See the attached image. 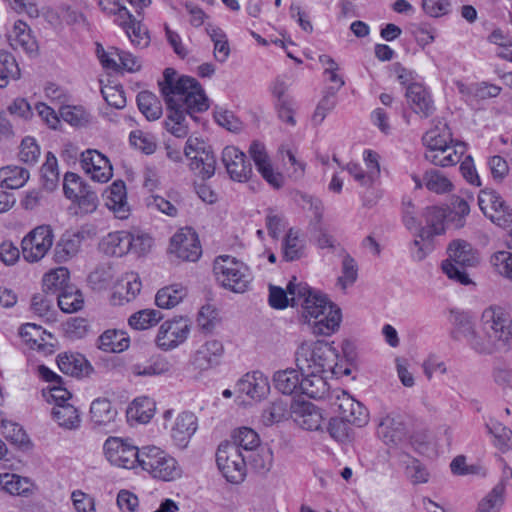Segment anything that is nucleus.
Segmentation results:
<instances>
[{
  "mask_svg": "<svg viewBox=\"0 0 512 512\" xmlns=\"http://www.w3.org/2000/svg\"><path fill=\"white\" fill-rule=\"evenodd\" d=\"M167 107L166 129L178 138L188 135L186 116L209 108L208 98L200 83L192 77L180 76L173 68H166L158 81Z\"/></svg>",
  "mask_w": 512,
  "mask_h": 512,
  "instance_id": "1",
  "label": "nucleus"
},
{
  "mask_svg": "<svg viewBox=\"0 0 512 512\" xmlns=\"http://www.w3.org/2000/svg\"><path fill=\"white\" fill-rule=\"evenodd\" d=\"M457 325L469 347L481 355L507 349L512 344V316L497 305L486 307L476 329L468 315H459Z\"/></svg>",
  "mask_w": 512,
  "mask_h": 512,
  "instance_id": "2",
  "label": "nucleus"
},
{
  "mask_svg": "<svg viewBox=\"0 0 512 512\" xmlns=\"http://www.w3.org/2000/svg\"><path fill=\"white\" fill-rule=\"evenodd\" d=\"M288 291L292 295L293 305L302 307V318L315 335L329 336L339 328L341 311L326 296L297 281L296 277L289 281Z\"/></svg>",
  "mask_w": 512,
  "mask_h": 512,
  "instance_id": "3",
  "label": "nucleus"
},
{
  "mask_svg": "<svg viewBox=\"0 0 512 512\" xmlns=\"http://www.w3.org/2000/svg\"><path fill=\"white\" fill-rule=\"evenodd\" d=\"M337 351L323 341L303 342L297 348L295 360L301 373H335Z\"/></svg>",
  "mask_w": 512,
  "mask_h": 512,
  "instance_id": "4",
  "label": "nucleus"
},
{
  "mask_svg": "<svg viewBox=\"0 0 512 512\" xmlns=\"http://www.w3.org/2000/svg\"><path fill=\"white\" fill-rule=\"evenodd\" d=\"M448 259L442 262V271L451 280L462 285L472 283L466 268L476 267L479 264V253L473 246L462 239L450 242L447 248Z\"/></svg>",
  "mask_w": 512,
  "mask_h": 512,
  "instance_id": "5",
  "label": "nucleus"
},
{
  "mask_svg": "<svg viewBox=\"0 0 512 512\" xmlns=\"http://www.w3.org/2000/svg\"><path fill=\"white\" fill-rule=\"evenodd\" d=\"M152 478L174 481L181 477L182 469L177 460L160 447L146 445L140 448L139 466Z\"/></svg>",
  "mask_w": 512,
  "mask_h": 512,
  "instance_id": "6",
  "label": "nucleus"
},
{
  "mask_svg": "<svg viewBox=\"0 0 512 512\" xmlns=\"http://www.w3.org/2000/svg\"><path fill=\"white\" fill-rule=\"evenodd\" d=\"M213 271L218 283L234 293L246 292L252 280L249 268L229 255L217 257Z\"/></svg>",
  "mask_w": 512,
  "mask_h": 512,
  "instance_id": "7",
  "label": "nucleus"
},
{
  "mask_svg": "<svg viewBox=\"0 0 512 512\" xmlns=\"http://www.w3.org/2000/svg\"><path fill=\"white\" fill-rule=\"evenodd\" d=\"M99 5L104 11L115 16V22L122 27L132 44L145 48L150 44L148 29L142 24V16H134L119 2L100 0Z\"/></svg>",
  "mask_w": 512,
  "mask_h": 512,
  "instance_id": "8",
  "label": "nucleus"
},
{
  "mask_svg": "<svg viewBox=\"0 0 512 512\" xmlns=\"http://www.w3.org/2000/svg\"><path fill=\"white\" fill-rule=\"evenodd\" d=\"M54 233L50 225H39L25 235L21 241V253L28 263L42 260L52 248Z\"/></svg>",
  "mask_w": 512,
  "mask_h": 512,
  "instance_id": "9",
  "label": "nucleus"
},
{
  "mask_svg": "<svg viewBox=\"0 0 512 512\" xmlns=\"http://www.w3.org/2000/svg\"><path fill=\"white\" fill-rule=\"evenodd\" d=\"M219 470L227 481L239 483L246 475V455L234 444L221 443L216 453Z\"/></svg>",
  "mask_w": 512,
  "mask_h": 512,
  "instance_id": "10",
  "label": "nucleus"
},
{
  "mask_svg": "<svg viewBox=\"0 0 512 512\" xmlns=\"http://www.w3.org/2000/svg\"><path fill=\"white\" fill-rule=\"evenodd\" d=\"M107 461L116 467L135 469L139 466L140 448L119 437H109L103 445Z\"/></svg>",
  "mask_w": 512,
  "mask_h": 512,
  "instance_id": "11",
  "label": "nucleus"
},
{
  "mask_svg": "<svg viewBox=\"0 0 512 512\" xmlns=\"http://www.w3.org/2000/svg\"><path fill=\"white\" fill-rule=\"evenodd\" d=\"M478 204L482 212L494 224L501 228L512 227V209L494 190H482L478 196Z\"/></svg>",
  "mask_w": 512,
  "mask_h": 512,
  "instance_id": "12",
  "label": "nucleus"
},
{
  "mask_svg": "<svg viewBox=\"0 0 512 512\" xmlns=\"http://www.w3.org/2000/svg\"><path fill=\"white\" fill-rule=\"evenodd\" d=\"M184 154L190 159V169L202 179L211 178L216 169L214 154L205 148L203 142L197 138H188L184 148Z\"/></svg>",
  "mask_w": 512,
  "mask_h": 512,
  "instance_id": "13",
  "label": "nucleus"
},
{
  "mask_svg": "<svg viewBox=\"0 0 512 512\" xmlns=\"http://www.w3.org/2000/svg\"><path fill=\"white\" fill-rule=\"evenodd\" d=\"M191 323L185 317L167 320L159 327L155 342L164 351L172 350L184 343L190 333Z\"/></svg>",
  "mask_w": 512,
  "mask_h": 512,
  "instance_id": "14",
  "label": "nucleus"
},
{
  "mask_svg": "<svg viewBox=\"0 0 512 512\" xmlns=\"http://www.w3.org/2000/svg\"><path fill=\"white\" fill-rule=\"evenodd\" d=\"M169 249L183 261L195 262L202 254L198 235L190 227L182 228L172 236Z\"/></svg>",
  "mask_w": 512,
  "mask_h": 512,
  "instance_id": "15",
  "label": "nucleus"
},
{
  "mask_svg": "<svg viewBox=\"0 0 512 512\" xmlns=\"http://www.w3.org/2000/svg\"><path fill=\"white\" fill-rule=\"evenodd\" d=\"M222 163L233 181L247 182L252 175L251 163L246 155L235 146H226L223 149Z\"/></svg>",
  "mask_w": 512,
  "mask_h": 512,
  "instance_id": "16",
  "label": "nucleus"
},
{
  "mask_svg": "<svg viewBox=\"0 0 512 512\" xmlns=\"http://www.w3.org/2000/svg\"><path fill=\"white\" fill-rule=\"evenodd\" d=\"M197 429V416L193 412L183 411L177 415L170 426L171 440L178 448L185 449Z\"/></svg>",
  "mask_w": 512,
  "mask_h": 512,
  "instance_id": "17",
  "label": "nucleus"
},
{
  "mask_svg": "<svg viewBox=\"0 0 512 512\" xmlns=\"http://www.w3.org/2000/svg\"><path fill=\"white\" fill-rule=\"evenodd\" d=\"M81 166L91 176V179L100 183L107 182L112 177V166L108 158L97 150L88 149L81 154Z\"/></svg>",
  "mask_w": 512,
  "mask_h": 512,
  "instance_id": "18",
  "label": "nucleus"
},
{
  "mask_svg": "<svg viewBox=\"0 0 512 512\" xmlns=\"http://www.w3.org/2000/svg\"><path fill=\"white\" fill-rule=\"evenodd\" d=\"M335 405L338 407L342 420L356 426H363L368 422V411L346 391L336 392Z\"/></svg>",
  "mask_w": 512,
  "mask_h": 512,
  "instance_id": "19",
  "label": "nucleus"
},
{
  "mask_svg": "<svg viewBox=\"0 0 512 512\" xmlns=\"http://www.w3.org/2000/svg\"><path fill=\"white\" fill-rule=\"evenodd\" d=\"M422 218L425 225L419 223L418 237L421 240H431L434 236L441 235L445 232L444 221L446 213L442 208L436 206H428L422 212Z\"/></svg>",
  "mask_w": 512,
  "mask_h": 512,
  "instance_id": "20",
  "label": "nucleus"
},
{
  "mask_svg": "<svg viewBox=\"0 0 512 512\" xmlns=\"http://www.w3.org/2000/svg\"><path fill=\"white\" fill-rule=\"evenodd\" d=\"M465 151V144L456 142L453 145L440 147L439 149H426L424 157L433 165L449 167L459 163Z\"/></svg>",
  "mask_w": 512,
  "mask_h": 512,
  "instance_id": "21",
  "label": "nucleus"
},
{
  "mask_svg": "<svg viewBox=\"0 0 512 512\" xmlns=\"http://www.w3.org/2000/svg\"><path fill=\"white\" fill-rule=\"evenodd\" d=\"M379 438L389 446L398 445L405 438V425L399 415L387 414L378 424Z\"/></svg>",
  "mask_w": 512,
  "mask_h": 512,
  "instance_id": "22",
  "label": "nucleus"
},
{
  "mask_svg": "<svg viewBox=\"0 0 512 512\" xmlns=\"http://www.w3.org/2000/svg\"><path fill=\"white\" fill-rule=\"evenodd\" d=\"M270 386L267 377L261 372L245 374L236 384V391L253 400H261L269 392Z\"/></svg>",
  "mask_w": 512,
  "mask_h": 512,
  "instance_id": "23",
  "label": "nucleus"
},
{
  "mask_svg": "<svg viewBox=\"0 0 512 512\" xmlns=\"http://www.w3.org/2000/svg\"><path fill=\"white\" fill-rule=\"evenodd\" d=\"M406 97L412 110L423 118L429 117L435 110L430 93L419 83L407 87Z\"/></svg>",
  "mask_w": 512,
  "mask_h": 512,
  "instance_id": "24",
  "label": "nucleus"
},
{
  "mask_svg": "<svg viewBox=\"0 0 512 512\" xmlns=\"http://www.w3.org/2000/svg\"><path fill=\"white\" fill-rule=\"evenodd\" d=\"M223 352L224 348L220 341H207L196 351L192 363L196 369L208 370L220 363Z\"/></svg>",
  "mask_w": 512,
  "mask_h": 512,
  "instance_id": "25",
  "label": "nucleus"
},
{
  "mask_svg": "<svg viewBox=\"0 0 512 512\" xmlns=\"http://www.w3.org/2000/svg\"><path fill=\"white\" fill-rule=\"evenodd\" d=\"M106 206L114 212L119 219H126L129 216L130 208L127 202L125 183L121 180L115 181L106 191Z\"/></svg>",
  "mask_w": 512,
  "mask_h": 512,
  "instance_id": "26",
  "label": "nucleus"
},
{
  "mask_svg": "<svg viewBox=\"0 0 512 512\" xmlns=\"http://www.w3.org/2000/svg\"><path fill=\"white\" fill-rule=\"evenodd\" d=\"M100 250L108 256L122 257L131 251L129 232L116 231L105 236L100 244Z\"/></svg>",
  "mask_w": 512,
  "mask_h": 512,
  "instance_id": "27",
  "label": "nucleus"
},
{
  "mask_svg": "<svg viewBox=\"0 0 512 512\" xmlns=\"http://www.w3.org/2000/svg\"><path fill=\"white\" fill-rule=\"evenodd\" d=\"M0 487L10 495L29 497L35 490V484L27 477L13 473L0 474Z\"/></svg>",
  "mask_w": 512,
  "mask_h": 512,
  "instance_id": "28",
  "label": "nucleus"
},
{
  "mask_svg": "<svg viewBox=\"0 0 512 512\" xmlns=\"http://www.w3.org/2000/svg\"><path fill=\"white\" fill-rule=\"evenodd\" d=\"M57 364L64 374L75 377L88 375L92 369L86 358L78 353H63L58 355Z\"/></svg>",
  "mask_w": 512,
  "mask_h": 512,
  "instance_id": "29",
  "label": "nucleus"
},
{
  "mask_svg": "<svg viewBox=\"0 0 512 512\" xmlns=\"http://www.w3.org/2000/svg\"><path fill=\"white\" fill-rule=\"evenodd\" d=\"M82 240L83 237L79 233H64L54 249L56 262L63 263L74 257L79 252Z\"/></svg>",
  "mask_w": 512,
  "mask_h": 512,
  "instance_id": "30",
  "label": "nucleus"
},
{
  "mask_svg": "<svg viewBox=\"0 0 512 512\" xmlns=\"http://www.w3.org/2000/svg\"><path fill=\"white\" fill-rule=\"evenodd\" d=\"M130 339L126 332L116 329L104 331L98 338V348L108 353H120L129 348Z\"/></svg>",
  "mask_w": 512,
  "mask_h": 512,
  "instance_id": "31",
  "label": "nucleus"
},
{
  "mask_svg": "<svg viewBox=\"0 0 512 512\" xmlns=\"http://www.w3.org/2000/svg\"><path fill=\"white\" fill-rule=\"evenodd\" d=\"M324 373H301L300 393L313 399H322L328 393V383Z\"/></svg>",
  "mask_w": 512,
  "mask_h": 512,
  "instance_id": "32",
  "label": "nucleus"
},
{
  "mask_svg": "<svg viewBox=\"0 0 512 512\" xmlns=\"http://www.w3.org/2000/svg\"><path fill=\"white\" fill-rule=\"evenodd\" d=\"M434 126L422 137L426 149H433L453 145L452 134L446 122L433 121Z\"/></svg>",
  "mask_w": 512,
  "mask_h": 512,
  "instance_id": "33",
  "label": "nucleus"
},
{
  "mask_svg": "<svg viewBox=\"0 0 512 512\" xmlns=\"http://www.w3.org/2000/svg\"><path fill=\"white\" fill-rule=\"evenodd\" d=\"M30 172L19 165H7L0 168V187L5 189L22 188L29 180Z\"/></svg>",
  "mask_w": 512,
  "mask_h": 512,
  "instance_id": "34",
  "label": "nucleus"
},
{
  "mask_svg": "<svg viewBox=\"0 0 512 512\" xmlns=\"http://www.w3.org/2000/svg\"><path fill=\"white\" fill-rule=\"evenodd\" d=\"M117 409L106 398L95 399L90 406V419L96 426H107L117 417Z\"/></svg>",
  "mask_w": 512,
  "mask_h": 512,
  "instance_id": "35",
  "label": "nucleus"
},
{
  "mask_svg": "<svg viewBox=\"0 0 512 512\" xmlns=\"http://www.w3.org/2000/svg\"><path fill=\"white\" fill-rule=\"evenodd\" d=\"M130 369L135 376L152 377L170 373L172 365L167 359L156 357L142 363H135Z\"/></svg>",
  "mask_w": 512,
  "mask_h": 512,
  "instance_id": "36",
  "label": "nucleus"
},
{
  "mask_svg": "<svg viewBox=\"0 0 512 512\" xmlns=\"http://www.w3.org/2000/svg\"><path fill=\"white\" fill-rule=\"evenodd\" d=\"M51 413L53 419L64 429L76 430L80 427L81 417L73 405H55Z\"/></svg>",
  "mask_w": 512,
  "mask_h": 512,
  "instance_id": "37",
  "label": "nucleus"
},
{
  "mask_svg": "<svg viewBox=\"0 0 512 512\" xmlns=\"http://www.w3.org/2000/svg\"><path fill=\"white\" fill-rule=\"evenodd\" d=\"M275 387L285 395L299 394L301 380L299 371L295 369H286L274 374Z\"/></svg>",
  "mask_w": 512,
  "mask_h": 512,
  "instance_id": "38",
  "label": "nucleus"
},
{
  "mask_svg": "<svg viewBox=\"0 0 512 512\" xmlns=\"http://www.w3.org/2000/svg\"><path fill=\"white\" fill-rule=\"evenodd\" d=\"M137 104L140 112L149 121H155L162 116V104L157 96L150 91H141L137 95Z\"/></svg>",
  "mask_w": 512,
  "mask_h": 512,
  "instance_id": "39",
  "label": "nucleus"
},
{
  "mask_svg": "<svg viewBox=\"0 0 512 512\" xmlns=\"http://www.w3.org/2000/svg\"><path fill=\"white\" fill-rule=\"evenodd\" d=\"M185 295V288L174 284L160 289L155 296V303L159 308L170 309L178 305Z\"/></svg>",
  "mask_w": 512,
  "mask_h": 512,
  "instance_id": "40",
  "label": "nucleus"
},
{
  "mask_svg": "<svg viewBox=\"0 0 512 512\" xmlns=\"http://www.w3.org/2000/svg\"><path fill=\"white\" fill-rule=\"evenodd\" d=\"M12 40L16 47H21L27 53L37 51V42L31 34V29L22 20H17L14 23Z\"/></svg>",
  "mask_w": 512,
  "mask_h": 512,
  "instance_id": "41",
  "label": "nucleus"
},
{
  "mask_svg": "<svg viewBox=\"0 0 512 512\" xmlns=\"http://www.w3.org/2000/svg\"><path fill=\"white\" fill-rule=\"evenodd\" d=\"M239 447V450H244L246 454L256 450L260 446V438L258 434L251 428L241 427L234 431L232 435V442Z\"/></svg>",
  "mask_w": 512,
  "mask_h": 512,
  "instance_id": "42",
  "label": "nucleus"
},
{
  "mask_svg": "<svg viewBox=\"0 0 512 512\" xmlns=\"http://www.w3.org/2000/svg\"><path fill=\"white\" fill-rule=\"evenodd\" d=\"M207 34L214 44V57L220 62L224 63L230 55V47L226 34L222 29L213 25H207Z\"/></svg>",
  "mask_w": 512,
  "mask_h": 512,
  "instance_id": "43",
  "label": "nucleus"
},
{
  "mask_svg": "<svg viewBox=\"0 0 512 512\" xmlns=\"http://www.w3.org/2000/svg\"><path fill=\"white\" fill-rule=\"evenodd\" d=\"M59 308L65 313H74L83 306L82 293L72 286L55 295Z\"/></svg>",
  "mask_w": 512,
  "mask_h": 512,
  "instance_id": "44",
  "label": "nucleus"
},
{
  "mask_svg": "<svg viewBox=\"0 0 512 512\" xmlns=\"http://www.w3.org/2000/svg\"><path fill=\"white\" fill-rule=\"evenodd\" d=\"M40 172L43 186L49 191L54 190L59 184L60 175L57 158L52 152L46 154V159L41 166Z\"/></svg>",
  "mask_w": 512,
  "mask_h": 512,
  "instance_id": "45",
  "label": "nucleus"
},
{
  "mask_svg": "<svg viewBox=\"0 0 512 512\" xmlns=\"http://www.w3.org/2000/svg\"><path fill=\"white\" fill-rule=\"evenodd\" d=\"M505 487L498 483L478 503L476 512H500L504 504Z\"/></svg>",
  "mask_w": 512,
  "mask_h": 512,
  "instance_id": "46",
  "label": "nucleus"
},
{
  "mask_svg": "<svg viewBox=\"0 0 512 512\" xmlns=\"http://www.w3.org/2000/svg\"><path fill=\"white\" fill-rule=\"evenodd\" d=\"M488 433L494 437V445L501 451H512V431L498 421L486 424Z\"/></svg>",
  "mask_w": 512,
  "mask_h": 512,
  "instance_id": "47",
  "label": "nucleus"
},
{
  "mask_svg": "<svg viewBox=\"0 0 512 512\" xmlns=\"http://www.w3.org/2000/svg\"><path fill=\"white\" fill-rule=\"evenodd\" d=\"M155 403L148 397L135 399L127 410V414L141 423H147L154 416Z\"/></svg>",
  "mask_w": 512,
  "mask_h": 512,
  "instance_id": "48",
  "label": "nucleus"
},
{
  "mask_svg": "<svg viewBox=\"0 0 512 512\" xmlns=\"http://www.w3.org/2000/svg\"><path fill=\"white\" fill-rule=\"evenodd\" d=\"M69 271L65 267H59L55 270L50 271L43 277L44 290L51 294H55L57 291L62 292L68 288Z\"/></svg>",
  "mask_w": 512,
  "mask_h": 512,
  "instance_id": "49",
  "label": "nucleus"
},
{
  "mask_svg": "<svg viewBox=\"0 0 512 512\" xmlns=\"http://www.w3.org/2000/svg\"><path fill=\"white\" fill-rule=\"evenodd\" d=\"M291 415L287 401L278 399L267 406L262 413V421L266 426L288 419Z\"/></svg>",
  "mask_w": 512,
  "mask_h": 512,
  "instance_id": "50",
  "label": "nucleus"
},
{
  "mask_svg": "<svg viewBox=\"0 0 512 512\" xmlns=\"http://www.w3.org/2000/svg\"><path fill=\"white\" fill-rule=\"evenodd\" d=\"M163 315L155 309H144L132 314L129 319V325L135 330H145L155 326Z\"/></svg>",
  "mask_w": 512,
  "mask_h": 512,
  "instance_id": "51",
  "label": "nucleus"
},
{
  "mask_svg": "<svg viewBox=\"0 0 512 512\" xmlns=\"http://www.w3.org/2000/svg\"><path fill=\"white\" fill-rule=\"evenodd\" d=\"M423 183L425 187L434 193L443 194L452 190L451 181L440 171L431 169L423 175Z\"/></svg>",
  "mask_w": 512,
  "mask_h": 512,
  "instance_id": "52",
  "label": "nucleus"
},
{
  "mask_svg": "<svg viewBox=\"0 0 512 512\" xmlns=\"http://www.w3.org/2000/svg\"><path fill=\"white\" fill-rule=\"evenodd\" d=\"M246 455V464L250 463L253 468L260 472L265 473L269 471L273 463L272 451L268 448L256 449Z\"/></svg>",
  "mask_w": 512,
  "mask_h": 512,
  "instance_id": "53",
  "label": "nucleus"
},
{
  "mask_svg": "<svg viewBox=\"0 0 512 512\" xmlns=\"http://www.w3.org/2000/svg\"><path fill=\"white\" fill-rule=\"evenodd\" d=\"M141 290V282L139 278L131 273L123 277L116 286L115 294L126 302L131 301Z\"/></svg>",
  "mask_w": 512,
  "mask_h": 512,
  "instance_id": "54",
  "label": "nucleus"
},
{
  "mask_svg": "<svg viewBox=\"0 0 512 512\" xmlns=\"http://www.w3.org/2000/svg\"><path fill=\"white\" fill-rule=\"evenodd\" d=\"M490 264L497 274L512 281V252L502 250L493 253Z\"/></svg>",
  "mask_w": 512,
  "mask_h": 512,
  "instance_id": "55",
  "label": "nucleus"
},
{
  "mask_svg": "<svg viewBox=\"0 0 512 512\" xmlns=\"http://www.w3.org/2000/svg\"><path fill=\"white\" fill-rule=\"evenodd\" d=\"M46 334L40 326L27 323L22 325L20 335L31 349L42 350L45 346L43 335Z\"/></svg>",
  "mask_w": 512,
  "mask_h": 512,
  "instance_id": "56",
  "label": "nucleus"
},
{
  "mask_svg": "<svg viewBox=\"0 0 512 512\" xmlns=\"http://www.w3.org/2000/svg\"><path fill=\"white\" fill-rule=\"evenodd\" d=\"M336 106V90L333 87H328L320 102L318 103L312 120L315 124H321L326 115Z\"/></svg>",
  "mask_w": 512,
  "mask_h": 512,
  "instance_id": "57",
  "label": "nucleus"
},
{
  "mask_svg": "<svg viewBox=\"0 0 512 512\" xmlns=\"http://www.w3.org/2000/svg\"><path fill=\"white\" fill-rule=\"evenodd\" d=\"M2 428V434L11 444L23 447L29 443V438L24 429L17 423L5 419Z\"/></svg>",
  "mask_w": 512,
  "mask_h": 512,
  "instance_id": "58",
  "label": "nucleus"
},
{
  "mask_svg": "<svg viewBox=\"0 0 512 512\" xmlns=\"http://www.w3.org/2000/svg\"><path fill=\"white\" fill-rule=\"evenodd\" d=\"M40 157V147L34 138L26 137L22 140L19 147L18 158L26 165L33 166Z\"/></svg>",
  "mask_w": 512,
  "mask_h": 512,
  "instance_id": "59",
  "label": "nucleus"
},
{
  "mask_svg": "<svg viewBox=\"0 0 512 512\" xmlns=\"http://www.w3.org/2000/svg\"><path fill=\"white\" fill-rule=\"evenodd\" d=\"M358 277V266L356 261L348 254L342 260V274L338 278V284L343 290L352 286Z\"/></svg>",
  "mask_w": 512,
  "mask_h": 512,
  "instance_id": "60",
  "label": "nucleus"
},
{
  "mask_svg": "<svg viewBox=\"0 0 512 512\" xmlns=\"http://www.w3.org/2000/svg\"><path fill=\"white\" fill-rule=\"evenodd\" d=\"M101 94L107 104L111 107L123 109L126 106V97L122 86L105 85L101 89Z\"/></svg>",
  "mask_w": 512,
  "mask_h": 512,
  "instance_id": "61",
  "label": "nucleus"
},
{
  "mask_svg": "<svg viewBox=\"0 0 512 512\" xmlns=\"http://www.w3.org/2000/svg\"><path fill=\"white\" fill-rule=\"evenodd\" d=\"M87 188V185H85L81 178L72 172H67L64 176V183H63V190L64 194L68 199H71L74 201L76 197H79V195L84 191V189Z\"/></svg>",
  "mask_w": 512,
  "mask_h": 512,
  "instance_id": "62",
  "label": "nucleus"
},
{
  "mask_svg": "<svg viewBox=\"0 0 512 512\" xmlns=\"http://www.w3.org/2000/svg\"><path fill=\"white\" fill-rule=\"evenodd\" d=\"M302 255V247L299 245L297 232L290 229L283 244V257L287 261L299 259Z\"/></svg>",
  "mask_w": 512,
  "mask_h": 512,
  "instance_id": "63",
  "label": "nucleus"
},
{
  "mask_svg": "<svg viewBox=\"0 0 512 512\" xmlns=\"http://www.w3.org/2000/svg\"><path fill=\"white\" fill-rule=\"evenodd\" d=\"M131 251L138 255L146 254L152 247L153 239L147 233L141 231L129 232Z\"/></svg>",
  "mask_w": 512,
  "mask_h": 512,
  "instance_id": "64",
  "label": "nucleus"
}]
</instances>
